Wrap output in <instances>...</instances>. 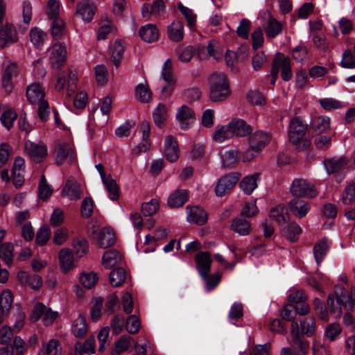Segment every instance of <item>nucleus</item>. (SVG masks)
Returning a JSON list of instances; mask_svg holds the SVG:
<instances>
[{
  "mask_svg": "<svg viewBox=\"0 0 355 355\" xmlns=\"http://www.w3.org/2000/svg\"><path fill=\"white\" fill-rule=\"evenodd\" d=\"M209 96L213 102L225 100L231 93L226 75L223 72H214L209 77Z\"/></svg>",
  "mask_w": 355,
  "mask_h": 355,
  "instance_id": "1",
  "label": "nucleus"
},
{
  "mask_svg": "<svg viewBox=\"0 0 355 355\" xmlns=\"http://www.w3.org/2000/svg\"><path fill=\"white\" fill-rule=\"evenodd\" d=\"M306 125L298 118L293 119L289 125L288 136L290 142L298 148L304 149L309 146L310 141L304 139Z\"/></svg>",
  "mask_w": 355,
  "mask_h": 355,
  "instance_id": "2",
  "label": "nucleus"
},
{
  "mask_svg": "<svg viewBox=\"0 0 355 355\" xmlns=\"http://www.w3.org/2000/svg\"><path fill=\"white\" fill-rule=\"evenodd\" d=\"M291 192L296 198H314L318 195L315 186L302 178H296L293 181Z\"/></svg>",
  "mask_w": 355,
  "mask_h": 355,
  "instance_id": "3",
  "label": "nucleus"
},
{
  "mask_svg": "<svg viewBox=\"0 0 355 355\" xmlns=\"http://www.w3.org/2000/svg\"><path fill=\"white\" fill-rule=\"evenodd\" d=\"M291 334L292 340L291 342V352L296 355H304L309 349V343L300 334L299 323L297 321H293L291 326Z\"/></svg>",
  "mask_w": 355,
  "mask_h": 355,
  "instance_id": "4",
  "label": "nucleus"
},
{
  "mask_svg": "<svg viewBox=\"0 0 355 355\" xmlns=\"http://www.w3.org/2000/svg\"><path fill=\"white\" fill-rule=\"evenodd\" d=\"M178 57L182 62H188L196 54L200 60L207 58L205 46L197 44L196 46H178L176 49Z\"/></svg>",
  "mask_w": 355,
  "mask_h": 355,
  "instance_id": "5",
  "label": "nucleus"
},
{
  "mask_svg": "<svg viewBox=\"0 0 355 355\" xmlns=\"http://www.w3.org/2000/svg\"><path fill=\"white\" fill-rule=\"evenodd\" d=\"M19 40L15 26L8 21L0 24V48L4 49Z\"/></svg>",
  "mask_w": 355,
  "mask_h": 355,
  "instance_id": "6",
  "label": "nucleus"
},
{
  "mask_svg": "<svg viewBox=\"0 0 355 355\" xmlns=\"http://www.w3.org/2000/svg\"><path fill=\"white\" fill-rule=\"evenodd\" d=\"M241 175L236 172L230 173L221 177L215 187V193L218 196H223L230 191L238 182Z\"/></svg>",
  "mask_w": 355,
  "mask_h": 355,
  "instance_id": "7",
  "label": "nucleus"
},
{
  "mask_svg": "<svg viewBox=\"0 0 355 355\" xmlns=\"http://www.w3.org/2000/svg\"><path fill=\"white\" fill-rule=\"evenodd\" d=\"M55 163L58 166L62 165L67 158L70 163L73 162L76 156L73 148L66 142L58 144L55 148Z\"/></svg>",
  "mask_w": 355,
  "mask_h": 355,
  "instance_id": "8",
  "label": "nucleus"
},
{
  "mask_svg": "<svg viewBox=\"0 0 355 355\" xmlns=\"http://www.w3.org/2000/svg\"><path fill=\"white\" fill-rule=\"evenodd\" d=\"M272 66L277 69L278 73L279 70H282L281 76L284 81H288L292 78L293 73L291 67V61L283 53H277L275 55Z\"/></svg>",
  "mask_w": 355,
  "mask_h": 355,
  "instance_id": "9",
  "label": "nucleus"
},
{
  "mask_svg": "<svg viewBox=\"0 0 355 355\" xmlns=\"http://www.w3.org/2000/svg\"><path fill=\"white\" fill-rule=\"evenodd\" d=\"M24 149L28 156L36 162H42L48 154L47 147L43 143L35 144L26 141L24 144Z\"/></svg>",
  "mask_w": 355,
  "mask_h": 355,
  "instance_id": "10",
  "label": "nucleus"
},
{
  "mask_svg": "<svg viewBox=\"0 0 355 355\" xmlns=\"http://www.w3.org/2000/svg\"><path fill=\"white\" fill-rule=\"evenodd\" d=\"M93 234H96V241L101 248H107L116 242V235L113 230L104 227L98 231L93 230Z\"/></svg>",
  "mask_w": 355,
  "mask_h": 355,
  "instance_id": "11",
  "label": "nucleus"
},
{
  "mask_svg": "<svg viewBox=\"0 0 355 355\" xmlns=\"http://www.w3.org/2000/svg\"><path fill=\"white\" fill-rule=\"evenodd\" d=\"M233 137H245L252 132V126L242 119L235 118L230 121Z\"/></svg>",
  "mask_w": 355,
  "mask_h": 355,
  "instance_id": "12",
  "label": "nucleus"
},
{
  "mask_svg": "<svg viewBox=\"0 0 355 355\" xmlns=\"http://www.w3.org/2000/svg\"><path fill=\"white\" fill-rule=\"evenodd\" d=\"M164 155L171 162H176L179 158V147L176 139L171 135H168L164 139Z\"/></svg>",
  "mask_w": 355,
  "mask_h": 355,
  "instance_id": "13",
  "label": "nucleus"
},
{
  "mask_svg": "<svg viewBox=\"0 0 355 355\" xmlns=\"http://www.w3.org/2000/svg\"><path fill=\"white\" fill-rule=\"evenodd\" d=\"M197 269L202 277L208 275L211 266L212 259L209 252H200L196 255Z\"/></svg>",
  "mask_w": 355,
  "mask_h": 355,
  "instance_id": "14",
  "label": "nucleus"
},
{
  "mask_svg": "<svg viewBox=\"0 0 355 355\" xmlns=\"http://www.w3.org/2000/svg\"><path fill=\"white\" fill-rule=\"evenodd\" d=\"M176 119L180 123L182 129H187L195 121V114L187 105H182L178 108L176 114Z\"/></svg>",
  "mask_w": 355,
  "mask_h": 355,
  "instance_id": "15",
  "label": "nucleus"
},
{
  "mask_svg": "<svg viewBox=\"0 0 355 355\" xmlns=\"http://www.w3.org/2000/svg\"><path fill=\"white\" fill-rule=\"evenodd\" d=\"M96 6L91 0H83L77 4L76 14L85 21H90L95 14Z\"/></svg>",
  "mask_w": 355,
  "mask_h": 355,
  "instance_id": "16",
  "label": "nucleus"
},
{
  "mask_svg": "<svg viewBox=\"0 0 355 355\" xmlns=\"http://www.w3.org/2000/svg\"><path fill=\"white\" fill-rule=\"evenodd\" d=\"M248 136V146L254 147L260 151L267 145L270 139V136L268 133L260 130L255 131L254 132H252Z\"/></svg>",
  "mask_w": 355,
  "mask_h": 355,
  "instance_id": "17",
  "label": "nucleus"
},
{
  "mask_svg": "<svg viewBox=\"0 0 355 355\" xmlns=\"http://www.w3.org/2000/svg\"><path fill=\"white\" fill-rule=\"evenodd\" d=\"M26 97L31 104L40 103V102L44 100V89L38 83H33L26 88Z\"/></svg>",
  "mask_w": 355,
  "mask_h": 355,
  "instance_id": "18",
  "label": "nucleus"
},
{
  "mask_svg": "<svg viewBox=\"0 0 355 355\" xmlns=\"http://www.w3.org/2000/svg\"><path fill=\"white\" fill-rule=\"evenodd\" d=\"M67 55L66 46L64 43L55 44L51 47L50 60L53 65L60 67L65 61Z\"/></svg>",
  "mask_w": 355,
  "mask_h": 355,
  "instance_id": "19",
  "label": "nucleus"
},
{
  "mask_svg": "<svg viewBox=\"0 0 355 355\" xmlns=\"http://www.w3.org/2000/svg\"><path fill=\"white\" fill-rule=\"evenodd\" d=\"M344 306L345 308L349 311L350 309L348 308L347 304H343V300L340 299V297L337 295H329L327 299V307L330 314L335 318H340L342 315V306Z\"/></svg>",
  "mask_w": 355,
  "mask_h": 355,
  "instance_id": "20",
  "label": "nucleus"
},
{
  "mask_svg": "<svg viewBox=\"0 0 355 355\" xmlns=\"http://www.w3.org/2000/svg\"><path fill=\"white\" fill-rule=\"evenodd\" d=\"M123 254L115 249L107 250L104 252L102 258V264L106 268H110L123 261Z\"/></svg>",
  "mask_w": 355,
  "mask_h": 355,
  "instance_id": "21",
  "label": "nucleus"
},
{
  "mask_svg": "<svg viewBox=\"0 0 355 355\" xmlns=\"http://www.w3.org/2000/svg\"><path fill=\"white\" fill-rule=\"evenodd\" d=\"M187 209L189 210L187 220L189 223L202 225L207 222V215L204 209L198 207H187Z\"/></svg>",
  "mask_w": 355,
  "mask_h": 355,
  "instance_id": "22",
  "label": "nucleus"
},
{
  "mask_svg": "<svg viewBox=\"0 0 355 355\" xmlns=\"http://www.w3.org/2000/svg\"><path fill=\"white\" fill-rule=\"evenodd\" d=\"M291 211L297 217H304L310 209L309 203L298 198L291 200L288 203Z\"/></svg>",
  "mask_w": 355,
  "mask_h": 355,
  "instance_id": "23",
  "label": "nucleus"
},
{
  "mask_svg": "<svg viewBox=\"0 0 355 355\" xmlns=\"http://www.w3.org/2000/svg\"><path fill=\"white\" fill-rule=\"evenodd\" d=\"M348 163L345 157H334L324 161L328 174L335 173L341 171Z\"/></svg>",
  "mask_w": 355,
  "mask_h": 355,
  "instance_id": "24",
  "label": "nucleus"
},
{
  "mask_svg": "<svg viewBox=\"0 0 355 355\" xmlns=\"http://www.w3.org/2000/svg\"><path fill=\"white\" fill-rule=\"evenodd\" d=\"M230 230L241 236H247L251 232L252 228L248 220L235 218L232 220Z\"/></svg>",
  "mask_w": 355,
  "mask_h": 355,
  "instance_id": "25",
  "label": "nucleus"
},
{
  "mask_svg": "<svg viewBox=\"0 0 355 355\" xmlns=\"http://www.w3.org/2000/svg\"><path fill=\"white\" fill-rule=\"evenodd\" d=\"M88 331V325L87 324L86 318L83 315H79L78 317L73 320L71 325V333L76 338H83Z\"/></svg>",
  "mask_w": 355,
  "mask_h": 355,
  "instance_id": "26",
  "label": "nucleus"
},
{
  "mask_svg": "<svg viewBox=\"0 0 355 355\" xmlns=\"http://www.w3.org/2000/svg\"><path fill=\"white\" fill-rule=\"evenodd\" d=\"M168 36L174 42H180L184 39V24L180 21H173L168 26Z\"/></svg>",
  "mask_w": 355,
  "mask_h": 355,
  "instance_id": "27",
  "label": "nucleus"
},
{
  "mask_svg": "<svg viewBox=\"0 0 355 355\" xmlns=\"http://www.w3.org/2000/svg\"><path fill=\"white\" fill-rule=\"evenodd\" d=\"M62 195L71 200H78L81 198L80 187L74 180H68L62 190Z\"/></svg>",
  "mask_w": 355,
  "mask_h": 355,
  "instance_id": "28",
  "label": "nucleus"
},
{
  "mask_svg": "<svg viewBox=\"0 0 355 355\" xmlns=\"http://www.w3.org/2000/svg\"><path fill=\"white\" fill-rule=\"evenodd\" d=\"M240 153L239 150H230L221 155L222 164L225 168H234L239 164Z\"/></svg>",
  "mask_w": 355,
  "mask_h": 355,
  "instance_id": "29",
  "label": "nucleus"
},
{
  "mask_svg": "<svg viewBox=\"0 0 355 355\" xmlns=\"http://www.w3.org/2000/svg\"><path fill=\"white\" fill-rule=\"evenodd\" d=\"M60 265L64 272L74 267L73 254L69 249H62L59 252Z\"/></svg>",
  "mask_w": 355,
  "mask_h": 355,
  "instance_id": "30",
  "label": "nucleus"
},
{
  "mask_svg": "<svg viewBox=\"0 0 355 355\" xmlns=\"http://www.w3.org/2000/svg\"><path fill=\"white\" fill-rule=\"evenodd\" d=\"M74 349L76 355H83L84 354H94L95 349L94 336H89L84 343L77 342L75 344Z\"/></svg>",
  "mask_w": 355,
  "mask_h": 355,
  "instance_id": "31",
  "label": "nucleus"
},
{
  "mask_svg": "<svg viewBox=\"0 0 355 355\" xmlns=\"http://www.w3.org/2000/svg\"><path fill=\"white\" fill-rule=\"evenodd\" d=\"M259 178V173H254L243 178L239 184L240 189L247 195H250L257 187V180Z\"/></svg>",
  "mask_w": 355,
  "mask_h": 355,
  "instance_id": "32",
  "label": "nucleus"
},
{
  "mask_svg": "<svg viewBox=\"0 0 355 355\" xmlns=\"http://www.w3.org/2000/svg\"><path fill=\"white\" fill-rule=\"evenodd\" d=\"M330 118L327 116H319L312 123L311 130L313 133L320 135L330 130Z\"/></svg>",
  "mask_w": 355,
  "mask_h": 355,
  "instance_id": "33",
  "label": "nucleus"
},
{
  "mask_svg": "<svg viewBox=\"0 0 355 355\" xmlns=\"http://www.w3.org/2000/svg\"><path fill=\"white\" fill-rule=\"evenodd\" d=\"M188 200V192L186 190H178L173 193L168 198V205L171 207L182 206Z\"/></svg>",
  "mask_w": 355,
  "mask_h": 355,
  "instance_id": "34",
  "label": "nucleus"
},
{
  "mask_svg": "<svg viewBox=\"0 0 355 355\" xmlns=\"http://www.w3.org/2000/svg\"><path fill=\"white\" fill-rule=\"evenodd\" d=\"M282 31V24L275 18L269 15V19L265 28V33L268 37H275Z\"/></svg>",
  "mask_w": 355,
  "mask_h": 355,
  "instance_id": "35",
  "label": "nucleus"
},
{
  "mask_svg": "<svg viewBox=\"0 0 355 355\" xmlns=\"http://www.w3.org/2000/svg\"><path fill=\"white\" fill-rule=\"evenodd\" d=\"M329 244L327 239H322L315 245L313 248V254L318 264L320 263L324 259V257L329 250Z\"/></svg>",
  "mask_w": 355,
  "mask_h": 355,
  "instance_id": "36",
  "label": "nucleus"
},
{
  "mask_svg": "<svg viewBox=\"0 0 355 355\" xmlns=\"http://www.w3.org/2000/svg\"><path fill=\"white\" fill-rule=\"evenodd\" d=\"M233 137L232 131L230 128V123L227 125H223L216 129L213 134V139L218 143H222L227 139Z\"/></svg>",
  "mask_w": 355,
  "mask_h": 355,
  "instance_id": "37",
  "label": "nucleus"
},
{
  "mask_svg": "<svg viewBox=\"0 0 355 355\" xmlns=\"http://www.w3.org/2000/svg\"><path fill=\"white\" fill-rule=\"evenodd\" d=\"M124 52V46L120 40H116L111 48V60L116 67L121 64L123 54Z\"/></svg>",
  "mask_w": 355,
  "mask_h": 355,
  "instance_id": "38",
  "label": "nucleus"
},
{
  "mask_svg": "<svg viewBox=\"0 0 355 355\" xmlns=\"http://www.w3.org/2000/svg\"><path fill=\"white\" fill-rule=\"evenodd\" d=\"M134 342L133 338L130 336H122L114 344V349H113L112 355H120L121 353L125 352L130 346L131 343Z\"/></svg>",
  "mask_w": 355,
  "mask_h": 355,
  "instance_id": "39",
  "label": "nucleus"
},
{
  "mask_svg": "<svg viewBox=\"0 0 355 355\" xmlns=\"http://www.w3.org/2000/svg\"><path fill=\"white\" fill-rule=\"evenodd\" d=\"M176 81L170 80H159V98L161 100H166L168 98L175 89Z\"/></svg>",
  "mask_w": 355,
  "mask_h": 355,
  "instance_id": "40",
  "label": "nucleus"
},
{
  "mask_svg": "<svg viewBox=\"0 0 355 355\" xmlns=\"http://www.w3.org/2000/svg\"><path fill=\"white\" fill-rule=\"evenodd\" d=\"M105 188L110 195V198L112 200H116L119 197V188L115 180L110 175L102 180Z\"/></svg>",
  "mask_w": 355,
  "mask_h": 355,
  "instance_id": "41",
  "label": "nucleus"
},
{
  "mask_svg": "<svg viewBox=\"0 0 355 355\" xmlns=\"http://www.w3.org/2000/svg\"><path fill=\"white\" fill-rule=\"evenodd\" d=\"M14 245L12 243H4L0 246V258L6 265L10 266L13 261Z\"/></svg>",
  "mask_w": 355,
  "mask_h": 355,
  "instance_id": "42",
  "label": "nucleus"
},
{
  "mask_svg": "<svg viewBox=\"0 0 355 355\" xmlns=\"http://www.w3.org/2000/svg\"><path fill=\"white\" fill-rule=\"evenodd\" d=\"M125 279L126 272L123 268L114 269L110 273V282L112 286H120Z\"/></svg>",
  "mask_w": 355,
  "mask_h": 355,
  "instance_id": "43",
  "label": "nucleus"
},
{
  "mask_svg": "<svg viewBox=\"0 0 355 355\" xmlns=\"http://www.w3.org/2000/svg\"><path fill=\"white\" fill-rule=\"evenodd\" d=\"M139 34L142 40L151 43L155 40V26L151 24L140 28Z\"/></svg>",
  "mask_w": 355,
  "mask_h": 355,
  "instance_id": "44",
  "label": "nucleus"
},
{
  "mask_svg": "<svg viewBox=\"0 0 355 355\" xmlns=\"http://www.w3.org/2000/svg\"><path fill=\"white\" fill-rule=\"evenodd\" d=\"M13 302V295L12 292L8 290H4L0 295V309L2 313H8Z\"/></svg>",
  "mask_w": 355,
  "mask_h": 355,
  "instance_id": "45",
  "label": "nucleus"
},
{
  "mask_svg": "<svg viewBox=\"0 0 355 355\" xmlns=\"http://www.w3.org/2000/svg\"><path fill=\"white\" fill-rule=\"evenodd\" d=\"M315 326V322L313 318H306L303 322H300V324H299L300 334L301 335H306L307 336L311 337L314 334Z\"/></svg>",
  "mask_w": 355,
  "mask_h": 355,
  "instance_id": "46",
  "label": "nucleus"
},
{
  "mask_svg": "<svg viewBox=\"0 0 355 355\" xmlns=\"http://www.w3.org/2000/svg\"><path fill=\"white\" fill-rule=\"evenodd\" d=\"M73 250L76 254L83 257L88 252V242L83 236H77L73 243Z\"/></svg>",
  "mask_w": 355,
  "mask_h": 355,
  "instance_id": "47",
  "label": "nucleus"
},
{
  "mask_svg": "<svg viewBox=\"0 0 355 355\" xmlns=\"http://www.w3.org/2000/svg\"><path fill=\"white\" fill-rule=\"evenodd\" d=\"M51 35L54 40H60L65 33V23L62 19H55L51 24Z\"/></svg>",
  "mask_w": 355,
  "mask_h": 355,
  "instance_id": "48",
  "label": "nucleus"
},
{
  "mask_svg": "<svg viewBox=\"0 0 355 355\" xmlns=\"http://www.w3.org/2000/svg\"><path fill=\"white\" fill-rule=\"evenodd\" d=\"M135 96L141 103H148L153 99V93L148 87L140 84L135 89Z\"/></svg>",
  "mask_w": 355,
  "mask_h": 355,
  "instance_id": "49",
  "label": "nucleus"
},
{
  "mask_svg": "<svg viewBox=\"0 0 355 355\" xmlns=\"http://www.w3.org/2000/svg\"><path fill=\"white\" fill-rule=\"evenodd\" d=\"M178 8L187 20L189 27L193 28L196 26L197 19L196 15L191 8L184 6L181 3L178 4Z\"/></svg>",
  "mask_w": 355,
  "mask_h": 355,
  "instance_id": "50",
  "label": "nucleus"
},
{
  "mask_svg": "<svg viewBox=\"0 0 355 355\" xmlns=\"http://www.w3.org/2000/svg\"><path fill=\"white\" fill-rule=\"evenodd\" d=\"M284 207L282 205H277L271 209L269 217L280 225H283L286 222V218L284 214Z\"/></svg>",
  "mask_w": 355,
  "mask_h": 355,
  "instance_id": "51",
  "label": "nucleus"
},
{
  "mask_svg": "<svg viewBox=\"0 0 355 355\" xmlns=\"http://www.w3.org/2000/svg\"><path fill=\"white\" fill-rule=\"evenodd\" d=\"M160 80L176 81L173 71V64L171 59H167L160 71Z\"/></svg>",
  "mask_w": 355,
  "mask_h": 355,
  "instance_id": "52",
  "label": "nucleus"
},
{
  "mask_svg": "<svg viewBox=\"0 0 355 355\" xmlns=\"http://www.w3.org/2000/svg\"><path fill=\"white\" fill-rule=\"evenodd\" d=\"M320 106L326 111L330 112L343 107V103L333 98H323L318 101Z\"/></svg>",
  "mask_w": 355,
  "mask_h": 355,
  "instance_id": "53",
  "label": "nucleus"
},
{
  "mask_svg": "<svg viewBox=\"0 0 355 355\" xmlns=\"http://www.w3.org/2000/svg\"><path fill=\"white\" fill-rule=\"evenodd\" d=\"M207 55H209L216 60H219L223 57V51L220 44L214 40H211L205 47Z\"/></svg>",
  "mask_w": 355,
  "mask_h": 355,
  "instance_id": "54",
  "label": "nucleus"
},
{
  "mask_svg": "<svg viewBox=\"0 0 355 355\" xmlns=\"http://www.w3.org/2000/svg\"><path fill=\"white\" fill-rule=\"evenodd\" d=\"M285 233L286 237L289 241L295 242L302 233V229L297 223H291L286 227Z\"/></svg>",
  "mask_w": 355,
  "mask_h": 355,
  "instance_id": "55",
  "label": "nucleus"
},
{
  "mask_svg": "<svg viewBox=\"0 0 355 355\" xmlns=\"http://www.w3.org/2000/svg\"><path fill=\"white\" fill-rule=\"evenodd\" d=\"M17 114L15 110L9 109L3 112L1 116L0 120L2 124L8 129L10 130L12 125L14 121L16 120Z\"/></svg>",
  "mask_w": 355,
  "mask_h": 355,
  "instance_id": "56",
  "label": "nucleus"
},
{
  "mask_svg": "<svg viewBox=\"0 0 355 355\" xmlns=\"http://www.w3.org/2000/svg\"><path fill=\"white\" fill-rule=\"evenodd\" d=\"M30 37L31 40L33 43V44L37 48H40L42 46L46 37V35L41 29L34 28L31 30Z\"/></svg>",
  "mask_w": 355,
  "mask_h": 355,
  "instance_id": "57",
  "label": "nucleus"
},
{
  "mask_svg": "<svg viewBox=\"0 0 355 355\" xmlns=\"http://www.w3.org/2000/svg\"><path fill=\"white\" fill-rule=\"evenodd\" d=\"M168 117V108L165 104L159 103L157 105V126L163 128Z\"/></svg>",
  "mask_w": 355,
  "mask_h": 355,
  "instance_id": "58",
  "label": "nucleus"
},
{
  "mask_svg": "<svg viewBox=\"0 0 355 355\" xmlns=\"http://www.w3.org/2000/svg\"><path fill=\"white\" fill-rule=\"evenodd\" d=\"M341 200L347 205L355 200V182H352L346 187Z\"/></svg>",
  "mask_w": 355,
  "mask_h": 355,
  "instance_id": "59",
  "label": "nucleus"
},
{
  "mask_svg": "<svg viewBox=\"0 0 355 355\" xmlns=\"http://www.w3.org/2000/svg\"><path fill=\"white\" fill-rule=\"evenodd\" d=\"M140 327V320L136 315H132L127 318L125 328L128 333L137 334L139 331Z\"/></svg>",
  "mask_w": 355,
  "mask_h": 355,
  "instance_id": "60",
  "label": "nucleus"
},
{
  "mask_svg": "<svg viewBox=\"0 0 355 355\" xmlns=\"http://www.w3.org/2000/svg\"><path fill=\"white\" fill-rule=\"evenodd\" d=\"M98 279L96 273H83L80 277V282L86 288H91L96 284Z\"/></svg>",
  "mask_w": 355,
  "mask_h": 355,
  "instance_id": "61",
  "label": "nucleus"
},
{
  "mask_svg": "<svg viewBox=\"0 0 355 355\" xmlns=\"http://www.w3.org/2000/svg\"><path fill=\"white\" fill-rule=\"evenodd\" d=\"M51 237V230L48 226H42L37 232L36 243L40 245L46 244Z\"/></svg>",
  "mask_w": 355,
  "mask_h": 355,
  "instance_id": "62",
  "label": "nucleus"
},
{
  "mask_svg": "<svg viewBox=\"0 0 355 355\" xmlns=\"http://www.w3.org/2000/svg\"><path fill=\"white\" fill-rule=\"evenodd\" d=\"M313 43L316 49L318 50L326 52L329 48V44L324 35L315 34L313 36Z\"/></svg>",
  "mask_w": 355,
  "mask_h": 355,
  "instance_id": "63",
  "label": "nucleus"
},
{
  "mask_svg": "<svg viewBox=\"0 0 355 355\" xmlns=\"http://www.w3.org/2000/svg\"><path fill=\"white\" fill-rule=\"evenodd\" d=\"M340 66L346 69L355 68V56L349 50H346L342 56Z\"/></svg>",
  "mask_w": 355,
  "mask_h": 355,
  "instance_id": "64",
  "label": "nucleus"
}]
</instances>
